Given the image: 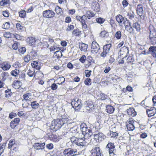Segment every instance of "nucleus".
<instances>
[{"instance_id":"nucleus-1","label":"nucleus","mask_w":156,"mask_h":156,"mask_svg":"<svg viewBox=\"0 0 156 156\" xmlns=\"http://www.w3.org/2000/svg\"><path fill=\"white\" fill-rule=\"evenodd\" d=\"M80 127L83 137H76L73 136L70 138V140L73 144L83 147L88 143L87 139L91 136L92 133V130L88 129L85 123L82 124Z\"/></svg>"},{"instance_id":"nucleus-2","label":"nucleus","mask_w":156,"mask_h":156,"mask_svg":"<svg viewBox=\"0 0 156 156\" xmlns=\"http://www.w3.org/2000/svg\"><path fill=\"white\" fill-rule=\"evenodd\" d=\"M68 120V118L63 116L60 119H57L52 121L50 126V129L54 131L59 129Z\"/></svg>"},{"instance_id":"nucleus-3","label":"nucleus","mask_w":156,"mask_h":156,"mask_svg":"<svg viewBox=\"0 0 156 156\" xmlns=\"http://www.w3.org/2000/svg\"><path fill=\"white\" fill-rule=\"evenodd\" d=\"M63 153L64 156H75L78 154L77 150L71 148L65 149Z\"/></svg>"},{"instance_id":"nucleus-4","label":"nucleus","mask_w":156,"mask_h":156,"mask_svg":"<svg viewBox=\"0 0 156 156\" xmlns=\"http://www.w3.org/2000/svg\"><path fill=\"white\" fill-rule=\"evenodd\" d=\"M150 41L152 45H154L156 43V32L153 28L150 30L149 35Z\"/></svg>"},{"instance_id":"nucleus-5","label":"nucleus","mask_w":156,"mask_h":156,"mask_svg":"<svg viewBox=\"0 0 156 156\" xmlns=\"http://www.w3.org/2000/svg\"><path fill=\"white\" fill-rule=\"evenodd\" d=\"M116 19L117 21L120 23L121 26H123V24L126 23V22L129 21L126 18L123 17L122 16L119 14L116 16Z\"/></svg>"},{"instance_id":"nucleus-6","label":"nucleus","mask_w":156,"mask_h":156,"mask_svg":"<svg viewBox=\"0 0 156 156\" xmlns=\"http://www.w3.org/2000/svg\"><path fill=\"white\" fill-rule=\"evenodd\" d=\"M43 15L44 17L51 18L54 17L55 13L52 10L49 9L44 11Z\"/></svg>"},{"instance_id":"nucleus-7","label":"nucleus","mask_w":156,"mask_h":156,"mask_svg":"<svg viewBox=\"0 0 156 156\" xmlns=\"http://www.w3.org/2000/svg\"><path fill=\"white\" fill-rule=\"evenodd\" d=\"M100 48L99 44L95 41L92 42L91 46V51L93 53H97Z\"/></svg>"},{"instance_id":"nucleus-8","label":"nucleus","mask_w":156,"mask_h":156,"mask_svg":"<svg viewBox=\"0 0 156 156\" xmlns=\"http://www.w3.org/2000/svg\"><path fill=\"white\" fill-rule=\"evenodd\" d=\"M94 139L97 142H100L103 140L105 136L101 132H99L94 134Z\"/></svg>"},{"instance_id":"nucleus-9","label":"nucleus","mask_w":156,"mask_h":156,"mask_svg":"<svg viewBox=\"0 0 156 156\" xmlns=\"http://www.w3.org/2000/svg\"><path fill=\"white\" fill-rule=\"evenodd\" d=\"M106 147L108 149L109 155L110 156H113L114 155V151L115 146L113 143H109L106 146Z\"/></svg>"},{"instance_id":"nucleus-10","label":"nucleus","mask_w":156,"mask_h":156,"mask_svg":"<svg viewBox=\"0 0 156 156\" xmlns=\"http://www.w3.org/2000/svg\"><path fill=\"white\" fill-rule=\"evenodd\" d=\"M81 100L78 99L77 101L75 100H73L71 102V105L73 108H77L78 109L80 108L81 107Z\"/></svg>"},{"instance_id":"nucleus-11","label":"nucleus","mask_w":156,"mask_h":156,"mask_svg":"<svg viewBox=\"0 0 156 156\" xmlns=\"http://www.w3.org/2000/svg\"><path fill=\"white\" fill-rule=\"evenodd\" d=\"M91 156H101L100 148L98 147H96L92 150Z\"/></svg>"},{"instance_id":"nucleus-12","label":"nucleus","mask_w":156,"mask_h":156,"mask_svg":"<svg viewBox=\"0 0 156 156\" xmlns=\"http://www.w3.org/2000/svg\"><path fill=\"white\" fill-rule=\"evenodd\" d=\"M1 67L4 71L9 70L11 68L10 64L7 62H3L0 64Z\"/></svg>"},{"instance_id":"nucleus-13","label":"nucleus","mask_w":156,"mask_h":156,"mask_svg":"<svg viewBox=\"0 0 156 156\" xmlns=\"http://www.w3.org/2000/svg\"><path fill=\"white\" fill-rule=\"evenodd\" d=\"M85 105H86V109L88 111H90L93 108L94 106L93 102L91 101H86L85 102Z\"/></svg>"},{"instance_id":"nucleus-14","label":"nucleus","mask_w":156,"mask_h":156,"mask_svg":"<svg viewBox=\"0 0 156 156\" xmlns=\"http://www.w3.org/2000/svg\"><path fill=\"white\" fill-rule=\"evenodd\" d=\"M27 42L31 46L35 45L36 43L38 41V40H35V37H28L27 39Z\"/></svg>"},{"instance_id":"nucleus-15","label":"nucleus","mask_w":156,"mask_h":156,"mask_svg":"<svg viewBox=\"0 0 156 156\" xmlns=\"http://www.w3.org/2000/svg\"><path fill=\"white\" fill-rule=\"evenodd\" d=\"M147 113L149 117L154 116L156 113V109L154 108H151L147 110Z\"/></svg>"},{"instance_id":"nucleus-16","label":"nucleus","mask_w":156,"mask_h":156,"mask_svg":"<svg viewBox=\"0 0 156 156\" xmlns=\"http://www.w3.org/2000/svg\"><path fill=\"white\" fill-rule=\"evenodd\" d=\"M91 8L94 11L98 12L100 10V5L98 2L94 1L92 2Z\"/></svg>"},{"instance_id":"nucleus-17","label":"nucleus","mask_w":156,"mask_h":156,"mask_svg":"<svg viewBox=\"0 0 156 156\" xmlns=\"http://www.w3.org/2000/svg\"><path fill=\"white\" fill-rule=\"evenodd\" d=\"M120 54L124 55V57L126 56L129 53L128 48L126 47H123L120 50Z\"/></svg>"},{"instance_id":"nucleus-18","label":"nucleus","mask_w":156,"mask_h":156,"mask_svg":"<svg viewBox=\"0 0 156 156\" xmlns=\"http://www.w3.org/2000/svg\"><path fill=\"white\" fill-rule=\"evenodd\" d=\"M136 11L137 14L140 16H141L144 13V10L142 5H137Z\"/></svg>"},{"instance_id":"nucleus-19","label":"nucleus","mask_w":156,"mask_h":156,"mask_svg":"<svg viewBox=\"0 0 156 156\" xmlns=\"http://www.w3.org/2000/svg\"><path fill=\"white\" fill-rule=\"evenodd\" d=\"M45 145V143H43L41 144L35 143L34 145V148L36 150L43 149L44 148V147Z\"/></svg>"},{"instance_id":"nucleus-20","label":"nucleus","mask_w":156,"mask_h":156,"mask_svg":"<svg viewBox=\"0 0 156 156\" xmlns=\"http://www.w3.org/2000/svg\"><path fill=\"white\" fill-rule=\"evenodd\" d=\"M128 25L125 24L124 26L125 27L126 30L129 33H132L133 30V27H132L131 25V23L129 21H127Z\"/></svg>"},{"instance_id":"nucleus-21","label":"nucleus","mask_w":156,"mask_h":156,"mask_svg":"<svg viewBox=\"0 0 156 156\" xmlns=\"http://www.w3.org/2000/svg\"><path fill=\"white\" fill-rule=\"evenodd\" d=\"M31 58V59H35L37 57V52L36 50L32 49L28 54Z\"/></svg>"},{"instance_id":"nucleus-22","label":"nucleus","mask_w":156,"mask_h":156,"mask_svg":"<svg viewBox=\"0 0 156 156\" xmlns=\"http://www.w3.org/2000/svg\"><path fill=\"white\" fill-rule=\"evenodd\" d=\"M21 85V82L19 80L14 81L12 84V87L16 89L19 88Z\"/></svg>"},{"instance_id":"nucleus-23","label":"nucleus","mask_w":156,"mask_h":156,"mask_svg":"<svg viewBox=\"0 0 156 156\" xmlns=\"http://www.w3.org/2000/svg\"><path fill=\"white\" fill-rule=\"evenodd\" d=\"M127 112L129 115L133 117L135 116L136 115V112L133 108H130L128 109Z\"/></svg>"},{"instance_id":"nucleus-24","label":"nucleus","mask_w":156,"mask_h":156,"mask_svg":"<svg viewBox=\"0 0 156 156\" xmlns=\"http://www.w3.org/2000/svg\"><path fill=\"white\" fill-rule=\"evenodd\" d=\"M80 49L83 51H87L88 47V45L83 43H79V44Z\"/></svg>"},{"instance_id":"nucleus-25","label":"nucleus","mask_w":156,"mask_h":156,"mask_svg":"<svg viewBox=\"0 0 156 156\" xmlns=\"http://www.w3.org/2000/svg\"><path fill=\"white\" fill-rule=\"evenodd\" d=\"M115 110V108L111 105H108L106 107V112L109 114L112 113Z\"/></svg>"},{"instance_id":"nucleus-26","label":"nucleus","mask_w":156,"mask_h":156,"mask_svg":"<svg viewBox=\"0 0 156 156\" xmlns=\"http://www.w3.org/2000/svg\"><path fill=\"white\" fill-rule=\"evenodd\" d=\"M148 51L149 53L153 56L156 52V46H150L148 49Z\"/></svg>"},{"instance_id":"nucleus-27","label":"nucleus","mask_w":156,"mask_h":156,"mask_svg":"<svg viewBox=\"0 0 156 156\" xmlns=\"http://www.w3.org/2000/svg\"><path fill=\"white\" fill-rule=\"evenodd\" d=\"M30 105L33 109H37L39 108L40 105L37 101H34L31 102Z\"/></svg>"},{"instance_id":"nucleus-28","label":"nucleus","mask_w":156,"mask_h":156,"mask_svg":"<svg viewBox=\"0 0 156 156\" xmlns=\"http://www.w3.org/2000/svg\"><path fill=\"white\" fill-rule=\"evenodd\" d=\"M23 97V100L26 101H30L31 98V94L30 93H27L24 94Z\"/></svg>"},{"instance_id":"nucleus-29","label":"nucleus","mask_w":156,"mask_h":156,"mask_svg":"<svg viewBox=\"0 0 156 156\" xmlns=\"http://www.w3.org/2000/svg\"><path fill=\"white\" fill-rule=\"evenodd\" d=\"M38 62L36 61H34L31 63V65L32 67L38 70L40 69V67L38 65Z\"/></svg>"},{"instance_id":"nucleus-30","label":"nucleus","mask_w":156,"mask_h":156,"mask_svg":"<svg viewBox=\"0 0 156 156\" xmlns=\"http://www.w3.org/2000/svg\"><path fill=\"white\" fill-rule=\"evenodd\" d=\"M86 15L87 16V18L90 19L91 18L94 17L95 16V14L91 11H88L86 12Z\"/></svg>"},{"instance_id":"nucleus-31","label":"nucleus","mask_w":156,"mask_h":156,"mask_svg":"<svg viewBox=\"0 0 156 156\" xmlns=\"http://www.w3.org/2000/svg\"><path fill=\"white\" fill-rule=\"evenodd\" d=\"M133 27L135 28L138 32H139L141 29L140 24L137 22L133 23Z\"/></svg>"},{"instance_id":"nucleus-32","label":"nucleus","mask_w":156,"mask_h":156,"mask_svg":"<svg viewBox=\"0 0 156 156\" xmlns=\"http://www.w3.org/2000/svg\"><path fill=\"white\" fill-rule=\"evenodd\" d=\"M54 56L55 57L57 58H60L62 56L61 51L58 50L55 51L54 54Z\"/></svg>"},{"instance_id":"nucleus-33","label":"nucleus","mask_w":156,"mask_h":156,"mask_svg":"<svg viewBox=\"0 0 156 156\" xmlns=\"http://www.w3.org/2000/svg\"><path fill=\"white\" fill-rule=\"evenodd\" d=\"M111 46V44H107L103 47V50L106 51L107 52L109 53Z\"/></svg>"},{"instance_id":"nucleus-34","label":"nucleus","mask_w":156,"mask_h":156,"mask_svg":"<svg viewBox=\"0 0 156 156\" xmlns=\"http://www.w3.org/2000/svg\"><path fill=\"white\" fill-rule=\"evenodd\" d=\"M20 73L19 69H16L15 70H12L11 72V74L13 76L15 77L17 76Z\"/></svg>"},{"instance_id":"nucleus-35","label":"nucleus","mask_w":156,"mask_h":156,"mask_svg":"<svg viewBox=\"0 0 156 156\" xmlns=\"http://www.w3.org/2000/svg\"><path fill=\"white\" fill-rule=\"evenodd\" d=\"M126 126L127 129L129 131H133L135 129L134 124H126Z\"/></svg>"},{"instance_id":"nucleus-36","label":"nucleus","mask_w":156,"mask_h":156,"mask_svg":"<svg viewBox=\"0 0 156 156\" xmlns=\"http://www.w3.org/2000/svg\"><path fill=\"white\" fill-rule=\"evenodd\" d=\"M79 129L77 126H74L70 129V131L73 133H78Z\"/></svg>"},{"instance_id":"nucleus-37","label":"nucleus","mask_w":156,"mask_h":156,"mask_svg":"<svg viewBox=\"0 0 156 156\" xmlns=\"http://www.w3.org/2000/svg\"><path fill=\"white\" fill-rule=\"evenodd\" d=\"M56 13L58 15H61L62 14L63 12L62 9L58 6H57L55 9Z\"/></svg>"},{"instance_id":"nucleus-38","label":"nucleus","mask_w":156,"mask_h":156,"mask_svg":"<svg viewBox=\"0 0 156 156\" xmlns=\"http://www.w3.org/2000/svg\"><path fill=\"white\" fill-rule=\"evenodd\" d=\"M126 61L128 63L133 64V62L134 61V59L132 56H129L127 58Z\"/></svg>"},{"instance_id":"nucleus-39","label":"nucleus","mask_w":156,"mask_h":156,"mask_svg":"<svg viewBox=\"0 0 156 156\" xmlns=\"http://www.w3.org/2000/svg\"><path fill=\"white\" fill-rule=\"evenodd\" d=\"M111 77L112 80L114 82H115L118 80H119L120 79V77L114 74L111 75Z\"/></svg>"},{"instance_id":"nucleus-40","label":"nucleus","mask_w":156,"mask_h":156,"mask_svg":"<svg viewBox=\"0 0 156 156\" xmlns=\"http://www.w3.org/2000/svg\"><path fill=\"white\" fill-rule=\"evenodd\" d=\"M115 36L118 39H120L122 36L121 32L120 31H117L115 33Z\"/></svg>"},{"instance_id":"nucleus-41","label":"nucleus","mask_w":156,"mask_h":156,"mask_svg":"<svg viewBox=\"0 0 156 156\" xmlns=\"http://www.w3.org/2000/svg\"><path fill=\"white\" fill-rule=\"evenodd\" d=\"M27 75L30 77L35 76V71H31L30 70H28L27 73Z\"/></svg>"},{"instance_id":"nucleus-42","label":"nucleus","mask_w":156,"mask_h":156,"mask_svg":"<svg viewBox=\"0 0 156 156\" xmlns=\"http://www.w3.org/2000/svg\"><path fill=\"white\" fill-rule=\"evenodd\" d=\"M2 27L4 29H8L10 28V23L9 22L5 23L2 25Z\"/></svg>"},{"instance_id":"nucleus-43","label":"nucleus","mask_w":156,"mask_h":156,"mask_svg":"<svg viewBox=\"0 0 156 156\" xmlns=\"http://www.w3.org/2000/svg\"><path fill=\"white\" fill-rule=\"evenodd\" d=\"M9 3V0H2L0 2V5L1 6L5 5Z\"/></svg>"},{"instance_id":"nucleus-44","label":"nucleus","mask_w":156,"mask_h":156,"mask_svg":"<svg viewBox=\"0 0 156 156\" xmlns=\"http://www.w3.org/2000/svg\"><path fill=\"white\" fill-rule=\"evenodd\" d=\"M96 21L100 24L103 23L105 21V20L101 17L98 18L96 19Z\"/></svg>"},{"instance_id":"nucleus-45","label":"nucleus","mask_w":156,"mask_h":156,"mask_svg":"<svg viewBox=\"0 0 156 156\" xmlns=\"http://www.w3.org/2000/svg\"><path fill=\"white\" fill-rule=\"evenodd\" d=\"M60 48L54 45L53 46H51L50 48V51H54L55 50H60Z\"/></svg>"},{"instance_id":"nucleus-46","label":"nucleus","mask_w":156,"mask_h":156,"mask_svg":"<svg viewBox=\"0 0 156 156\" xmlns=\"http://www.w3.org/2000/svg\"><path fill=\"white\" fill-rule=\"evenodd\" d=\"M5 144H3L2 145L0 146V155H1L2 153L4 152V149L5 148Z\"/></svg>"},{"instance_id":"nucleus-47","label":"nucleus","mask_w":156,"mask_h":156,"mask_svg":"<svg viewBox=\"0 0 156 156\" xmlns=\"http://www.w3.org/2000/svg\"><path fill=\"white\" fill-rule=\"evenodd\" d=\"M84 83L87 85H90L91 84V80L90 78H87L84 80Z\"/></svg>"},{"instance_id":"nucleus-48","label":"nucleus","mask_w":156,"mask_h":156,"mask_svg":"<svg viewBox=\"0 0 156 156\" xmlns=\"http://www.w3.org/2000/svg\"><path fill=\"white\" fill-rule=\"evenodd\" d=\"M100 35L102 37H107L108 35V33L105 30L101 31L100 33Z\"/></svg>"},{"instance_id":"nucleus-49","label":"nucleus","mask_w":156,"mask_h":156,"mask_svg":"<svg viewBox=\"0 0 156 156\" xmlns=\"http://www.w3.org/2000/svg\"><path fill=\"white\" fill-rule=\"evenodd\" d=\"M30 59H31V58L28 54H27L24 58V61L25 62H29Z\"/></svg>"},{"instance_id":"nucleus-50","label":"nucleus","mask_w":156,"mask_h":156,"mask_svg":"<svg viewBox=\"0 0 156 156\" xmlns=\"http://www.w3.org/2000/svg\"><path fill=\"white\" fill-rule=\"evenodd\" d=\"M16 27L18 30H22L24 29V27L19 23H17L16 24Z\"/></svg>"},{"instance_id":"nucleus-51","label":"nucleus","mask_w":156,"mask_h":156,"mask_svg":"<svg viewBox=\"0 0 156 156\" xmlns=\"http://www.w3.org/2000/svg\"><path fill=\"white\" fill-rule=\"evenodd\" d=\"M51 137L52 138V140L55 142H56L59 141V138L55 135H53L51 136Z\"/></svg>"},{"instance_id":"nucleus-52","label":"nucleus","mask_w":156,"mask_h":156,"mask_svg":"<svg viewBox=\"0 0 156 156\" xmlns=\"http://www.w3.org/2000/svg\"><path fill=\"white\" fill-rule=\"evenodd\" d=\"M115 59L113 55H112L110 56L108 60V62L110 64H112L115 61Z\"/></svg>"},{"instance_id":"nucleus-53","label":"nucleus","mask_w":156,"mask_h":156,"mask_svg":"<svg viewBox=\"0 0 156 156\" xmlns=\"http://www.w3.org/2000/svg\"><path fill=\"white\" fill-rule=\"evenodd\" d=\"M19 15L21 17H24L26 16V12L24 11H21L19 12Z\"/></svg>"},{"instance_id":"nucleus-54","label":"nucleus","mask_w":156,"mask_h":156,"mask_svg":"<svg viewBox=\"0 0 156 156\" xmlns=\"http://www.w3.org/2000/svg\"><path fill=\"white\" fill-rule=\"evenodd\" d=\"M5 92L6 93L5 95L6 97H9L10 96L11 92V90L10 89H8L7 90H6Z\"/></svg>"},{"instance_id":"nucleus-55","label":"nucleus","mask_w":156,"mask_h":156,"mask_svg":"<svg viewBox=\"0 0 156 156\" xmlns=\"http://www.w3.org/2000/svg\"><path fill=\"white\" fill-rule=\"evenodd\" d=\"M8 75L9 74L7 72H4L1 74V76L4 80H5L6 79V77L8 76Z\"/></svg>"},{"instance_id":"nucleus-56","label":"nucleus","mask_w":156,"mask_h":156,"mask_svg":"<svg viewBox=\"0 0 156 156\" xmlns=\"http://www.w3.org/2000/svg\"><path fill=\"white\" fill-rule=\"evenodd\" d=\"M19 52L22 54H24L26 51V48L24 47H22L19 49Z\"/></svg>"},{"instance_id":"nucleus-57","label":"nucleus","mask_w":156,"mask_h":156,"mask_svg":"<svg viewBox=\"0 0 156 156\" xmlns=\"http://www.w3.org/2000/svg\"><path fill=\"white\" fill-rule=\"evenodd\" d=\"M80 33V31L78 29L75 30L73 32V34L76 36H78Z\"/></svg>"},{"instance_id":"nucleus-58","label":"nucleus","mask_w":156,"mask_h":156,"mask_svg":"<svg viewBox=\"0 0 156 156\" xmlns=\"http://www.w3.org/2000/svg\"><path fill=\"white\" fill-rule=\"evenodd\" d=\"M91 72V70L89 71L87 70H86L85 71L86 76L87 77H90V76Z\"/></svg>"},{"instance_id":"nucleus-59","label":"nucleus","mask_w":156,"mask_h":156,"mask_svg":"<svg viewBox=\"0 0 156 156\" xmlns=\"http://www.w3.org/2000/svg\"><path fill=\"white\" fill-rule=\"evenodd\" d=\"M17 125L15 124V123L14 122H13L12 121H11L10 123V126L12 128V129H14L15 128Z\"/></svg>"},{"instance_id":"nucleus-60","label":"nucleus","mask_w":156,"mask_h":156,"mask_svg":"<svg viewBox=\"0 0 156 156\" xmlns=\"http://www.w3.org/2000/svg\"><path fill=\"white\" fill-rule=\"evenodd\" d=\"M86 59V56L85 55H83L79 59V61L82 63L84 62Z\"/></svg>"},{"instance_id":"nucleus-61","label":"nucleus","mask_w":156,"mask_h":156,"mask_svg":"<svg viewBox=\"0 0 156 156\" xmlns=\"http://www.w3.org/2000/svg\"><path fill=\"white\" fill-rule=\"evenodd\" d=\"M110 135L111 137H115L118 136V133L116 132H111Z\"/></svg>"},{"instance_id":"nucleus-62","label":"nucleus","mask_w":156,"mask_h":156,"mask_svg":"<svg viewBox=\"0 0 156 156\" xmlns=\"http://www.w3.org/2000/svg\"><path fill=\"white\" fill-rule=\"evenodd\" d=\"M58 88V86L55 83H53L51 86V88L53 90H56Z\"/></svg>"},{"instance_id":"nucleus-63","label":"nucleus","mask_w":156,"mask_h":156,"mask_svg":"<svg viewBox=\"0 0 156 156\" xmlns=\"http://www.w3.org/2000/svg\"><path fill=\"white\" fill-rule=\"evenodd\" d=\"M21 64L18 62H16L13 63L12 66L15 68H17L20 66Z\"/></svg>"},{"instance_id":"nucleus-64","label":"nucleus","mask_w":156,"mask_h":156,"mask_svg":"<svg viewBox=\"0 0 156 156\" xmlns=\"http://www.w3.org/2000/svg\"><path fill=\"white\" fill-rule=\"evenodd\" d=\"M87 16L85 15H84L81 16V23H83L85 22L86 20H87Z\"/></svg>"}]
</instances>
